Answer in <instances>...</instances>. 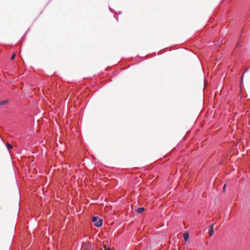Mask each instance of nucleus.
I'll list each match as a JSON object with an SVG mask.
<instances>
[{
  "label": "nucleus",
  "instance_id": "9d476101",
  "mask_svg": "<svg viewBox=\"0 0 250 250\" xmlns=\"http://www.w3.org/2000/svg\"><path fill=\"white\" fill-rule=\"evenodd\" d=\"M104 250H112L110 248H106L105 246L104 247Z\"/></svg>",
  "mask_w": 250,
  "mask_h": 250
},
{
  "label": "nucleus",
  "instance_id": "9b49d317",
  "mask_svg": "<svg viewBox=\"0 0 250 250\" xmlns=\"http://www.w3.org/2000/svg\"><path fill=\"white\" fill-rule=\"evenodd\" d=\"M226 186V185H225L223 187V190H225V187Z\"/></svg>",
  "mask_w": 250,
  "mask_h": 250
},
{
  "label": "nucleus",
  "instance_id": "39448f33",
  "mask_svg": "<svg viewBox=\"0 0 250 250\" xmlns=\"http://www.w3.org/2000/svg\"><path fill=\"white\" fill-rule=\"evenodd\" d=\"M144 211H145L144 208H138L137 209V212L138 213H142Z\"/></svg>",
  "mask_w": 250,
  "mask_h": 250
},
{
  "label": "nucleus",
  "instance_id": "f03ea898",
  "mask_svg": "<svg viewBox=\"0 0 250 250\" xmlns=\"http://www.w3.org/2000/svg\"><path fill=\"white\" fill-rule=\"evenodd\" d=\"M82 249L83 250H92L91 245L89 242L83 243L82 245Z\"/></svg>",
  "mask_w": 250,
  "mask_h": 250
},
{
  "label": "nucleus",
  "instance_id": "20e7f679",
  "mask_svg": "<svg viewBox=\"0 0 250 250\" xmlns=\"http://www.w3.org/2000/svg\"><path fill=\"white\" fill-rule=\"evenodd\" d=\"M184 240L186 241H187L188 239H189V233L188 232H186L184 234Z\"/></svg>",
  "mask_w": 250,
  "mask_h": 250
},
{
  "label": "nucleus",
  "instance_id": "1a4fd4ad",
  "mask_svg": "<svg viewBox=\"0 0 250 250\" xmlns=\"http://www.w3.org/2000/svg\"><path fill=\"white\" fill-rule=\"evenodd\" d=\"M248 68H245V69L244 72L243 73V75H242V78H241V79H243V76H244V73H245V72H246V71L248 70Z\"/></svg>",
  "mask_w": 250,
  "mask_h": 250
},
{
  "label": "nucleus",
  "instance_id": "0eeeda50",
  "mask_svg": "<svg viewBox=\"0 0 250 250\" xmlns=\"http://www.w3.org/2000/svg\"><path fill=\"white\" fill-rule=\"evenodd\" d=\"M6 146H7V147L8 149H11L12 148V146L11 145H10V144L9 143H7L6 144Z\"/></svg>",
  "mask_w": 250,
  "mask_h": 250
},
{
  "label": "nucleus",
  "instance_id": "f257e3e1",
  "mask_svg": "<svg viewBox=\"0 0 250 250\" xmlns=\"http://www.w3.org/2000/svg\"><path fill=\"white\" fill-rule=\"evenodd\" d=\"M92 221L94 223V225L97 227H101L103 224V220L98 217H93Z\"/></svg>",
  "mask_w": 250,
  "mask_h": 250
},
{
  "label": "nucleus",
  "instance_id": "423d86ee",
  "mask_svg": "<svg viewBox=\"0 0 250 250\" xmlns=\"http://www.w3.org/2000/svg\"><path fill=\"white\" fill-rule=\"evenodd\" d=\"M7 103H8V100H7L0 101V105H1L6 104Z\"/></svg>",
  "mask_w": 250,
  "mask_h": 250
},
{
  "label": "nucleus",
  "instance_id": "6e6552de",
  "mask_svg": "<svg viewBox=\"0 0 250 250\" xmlns=\"http://www.w3.org/2000/svg\"><path fill=\"white\" fill-rule=\"evenodd\" d=\"M15 55H16L15 53H14L13 54V55L11 56V60H14L15 59Z\"/></svg>",
  "mask_w": 250,
  "mask_h": 250
},
{
  "label": "nucleus",
  "instance_id": "7ed1b4c3",
  "mask_svg": "<svg viewBox=\"0 0 250 250\" xmlns=\"http://www.w3.org/2000/svg\"><path fill=\"white\" fill-rule=\"evenodd\" d=\"M213 227L214 224H212L210 226V228L208 229V233L210 236H212L214 234Z\"/></svg>",
  "mask_w": 250,
  "mask_h": 250
}]
</instances>
